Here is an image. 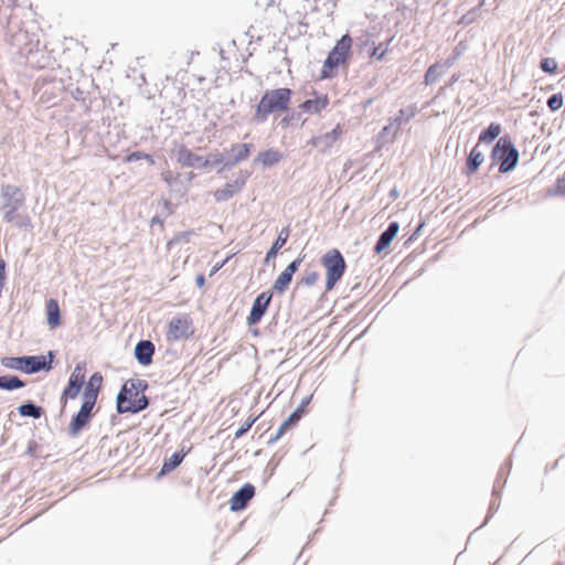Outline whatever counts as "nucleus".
<instances>
[{"mask_svg":"<svg viewBox=\"0 0 565 565\" xmlns=\"http://www.w3.org/2000/svg\"><path fill=\"white\" fill-rule=\"evenodd\" d=\"M291 97V90L288 88H278L268 90L262 97L257 109L256 118L265 120L270 113L284 111L288 108Z\"/></svg>","mask_w":565,"mask_h":565,"instance_id":"1","label":"nucleus"},{"mask_svg":"<svg viewBox=\"0 0 565 565\" xmlns=\"http://www.w3.org/2000/svg\"><path fill=\"white\" fill-rule=\"evenodd\" d=\"M352 47V39L345 34L334 45L333 50L329 53L324 61L323 68L320 75L321 79L334 76V70L347 63Z\"/></svg>","mask_w":565,"mask_h":565,"instance_id":"2","label":"nucleus"},{"mask_svg":"<svg viewBox=\"0 0 565 565\" xmlns=\"http://www.w3.org/2000/svg\"><path fill=\"white\" fill-rule=\"evenodd\" d=\"M148 405V401L134 383H126L117 396L119 413H137Z\"/></svg>","mask_w":565,"mask_h":565,"instance_id":"3","label":"nucleus"},{"mask_svg":"<svg viewBox=\"0 0 565 565\" xmlns=\"http://www.w3.org/2000/svg\"><path fill=\"white\" fill-rule=\"evenodd\" d=\"M2 365L11 369L21 371L28 374L39 372L41 370H50L52 363V355L46 361L45 356H22V358H4L1 361Z\"/></svg>","mask_w":565,"mask_h":565,"instance_id":"4","label":"nucleus"},{"mask_svg":"<svg viewBox=\"0 0 565 565\" xmlns=\"http://www.w3.org/2000/svg\"><path fill=\"white\" fill-rule=\"evenodd\" d=\"M321 264L327 271L326 288L331 290L344 274L345 262L338 249H330L321 258Z\"/></svg>","mask_w":565,"mask_h":565,"instance_id":"5","label":"nucleus"},{"mask_svg":"<svg viewBox=\"0 0 565 565\" xmlns=\"http://www.w3.org/2000/svg\"><path fill=\"white\" fill-rule=\"evenodd\" d=\"M492 157L501 161L500 171L504 173L514 169L519 161L518 150L512 146L511 141L505 138L499 139L493 148Z\"/></svg>","mask_w":565,"mask_h":565,"instance_id":"6","label":"nucleus"},{"mask_svg":"<svg viewBox=\"0 0 565 565\" xmlns=\"http://www.w3.org/2000/svg\"><path fill=\"white\" fill-rule=\"evenodd\" d=\"M1 198L3 199V217L7 222H13L17 211L23 204V195L18 186L8 184L2 188Z\"/></svg>","mask_w":565,"mask_h":565,"instance_id":"7","label":"nucleus"},{"mask_svg":"<svg viewBox=\"0 0 565 565\" xmlns=\"http://www.w3.org/2000/svg\"><path fill=\"white\" fill-rule=\"evenodd\" d=\"M192 320L188 315H177L168 323L167 341L175 342L188 339L193 334Z\"/></svg>","mask_w":565,"mask_h":565,"instance_id":"8","label":"nucleus"},{"mask_svg":"<svg viewBox=\"0 0 565 565\" xmlns=\"http://www.w3.org/2000/svg\"><path fill=\"white\" fill-rule=\"evenodd\" d=\"M96 401L93 399V395H88L87 398H83V404L79 412L74 416L68 426V431L72 436H76L82 428H84L90 419L92 411L95 406Z\"/></svg>","mask_w":565,"mask_h":565,"instance_id":"9","label":"nucleus"},{"mask_svg":"<svg viewBox=\"0 0 565 565\" xmlns=\"http://www.w3.org/2000/svg\"><path fill=\"white\" fill-rule=\"evenodd\" d=\"M301 262V258H297L285 268V270L276 278L273 285L274 291L282 294L288 288L289 284L291 282L292 275L297 271Z\"/></svg>","mask_w":565,"mask_h":565,"instance_id":"10","label":"nucleus"},{"mask_svg":"<svg viewBox=\"0 0 565 565\" xmlns=\"http://www.w3.org/2000/svg\"><path fill=\"white\" fill-rule=\"evenodd\" d=\"M270 299L271 295L268 292H262L256 297L252 307L250 315L248 317L249 324H255L262 319L270 302Z\"/></svg>","mask_w":565,"mask_h":565,"instance_id":"11","label":"nucleus"},{"mask_svg":"<svg viewBox=\"0 0 565 565\" xmlns=\"http://www.w3.org/2000/svg\"><path fill=\"white\" fill-rule=\"evenodd\" d=\"M254 495V487L245 484L231 498L230 505L233 511L242 510Z\"/></svg>","mask_w":565,"mask_h":565,"instance_id":"12","label":"nucleus"},{"mask_svg":"<svg viewBox=\"0 0 565 565\" xmlns=\"http://www.w3.org/2000/svg\"><path fill=\"white\" fill-rule=\"evenodd\" d=\"M179 163L185 167L201 168L202 158L193 154L183 146H179L173 151Z\"/></svg>","mask_w":565,"mask_h":565,"instance_id":"13","label":"nucleus"},{"mask_svg":"<svg viewBox=\"0 0 565 565\" xmlns=\"http://www.w3.org/2000/svg\"><path fill=\"white\" fill-rule=\"evenodd\" d=\"M398 231H399L398 223H396V222L391 223L388 228L384 233H382V235L380 236L379 242L375 246V252L377 254H381L386 248H388L392 241L396 237Z\"/></svg>","mask_w":565,"mask_h":565,"instance_id":"14","label":"nucleus"},{"mask_svg":"<svg viewBox=\"0 0 565 565\" xmlns=\"http://www.w3.org/2000/svg\"><path fill=\"white\" fill-rule=\"evenodd\" d=\"M153 350V344L150 341H141L135 348V356L140 364L148 365L151 362Z\"/></svg>","mask_w":565,"mask_h":565,"instance_id":"15","label":"nucleus"},{"mask_svg":"<svg viewBox=\"0 0 565 565\" xmlns=\"http://www.w3.org/2000/svg\"><path fill=\"white\" fill-rule=\"evenodd\" d=\"M281 159L282 154L280 151L276 149H268L259 152L254 161L267 168L277 164Z\"/></svg>","mask_w":565,"mask_h":565,"instance_id":"16","label":"nucleus"},{"mask_svg":"<svg viewBox=\"0 0 565 565\" xmlns=\"http://www.w3.org/2000/svg\"><path fill=\"white\" fill-rule=\"evenodd\" d=\"M329 100L327 95L317 96L315 99H308L300 105V107L310 114H318L324 109Z\"/></svg>","mask_w":565,"mask_h":565,"instance_id":"17","label":"nucleus"},{"mask_svg":"<svg viewBox=\"0 0 565 565\" xmlns=\"http://www.w3.org/2000/svg\"><path fill=\"white\" fill-rule=\"evenodd\" d=\"M288 237H289V228L284 227L279 232L278 237L274 242L270 249L267 252L266 257H265V263H269L271 259H274L277 256L278 250L286 244Z\"/></svg>","mask_w":565,"mask_h":565,"instance_id":"18","label":"nucleus"},{"mask_svg":"<svg viewBox=\"0 0 565 565\" xmlns=\"http://www.w3.org/2000/svg\"><path fill=\"white\" fill-rule=\"evenodd\" d=\"M46 321L52 329L58 327L61 323L58 303L54 299H50L46 302Z\"/></svg>","mask_w":565,"mask_h":565,"instance_id":"19","label":"nucleus"},{"mask_svg":"<svg viewBox=\"0 0 565 565\" xmlns=\"http://www.w3.org/2000/svg\"><path fill=\"white\" fill-rule=\"evenodd\" d=\"M103 376L99 373H94L83 393V398H87L88 395H93V399H97L98 390L102 385Z\"/></svg>","mask_w":565,"mask_h":565,"instance_id":"20","label":"nucleus"},{"mask_svg":"<svg viewBox=\"0 0 565 565\" xmlns=\"http://www.w3.org/2000/svg\"><path fill=\"white\" fill-rule=\"evenodd\" d=\"M301 415L302 409L297 408L287 419H285L278 429L277 438L284 435L290 428H292L296 425V423L301 418Z\"/></svg>","mask_w":565,"mask_h":565,"instance_id":"21","label":"nucleus"},{"mask_svg":"<svg viewBox=\"0 0 565 565\" xmlns=\"http://www.w3.org/2000/svg\"><path fill=\"white\" fill-rule=\"evenodd\" d=\"M483 162V153L479 150L478 146H476L469 156L468 159V169L469 172H475Z\"/></svg>","mask_w":565,"mask_h":565,"instance_id":"22","label":"nucleus"},{"mask_svg":"<svg viewBox=\"0 0 565 565\" xmlns=\"http://www.w3.org/2000/svg\"><path fill=\"white\" fill-rule=\"evenodd\" d=\"M443 73H444V71H443V66L440 64L431 65L427 70L426 75H425L426 85H431V84L436 83L440 78Z\"/></svg>","mask_w":565,"mask_h":565,"instance_id":"23","label":"nucleus"},{"mask_svg":"<svg viewBox=\"0 0 565 565\" xmlns=\"http://www.w3.org/2000/svg\"><path fill=\"white\" fill-rule=\"evenodd\" d=\"M501 134V126L499 124H491L489 128L479 137L480 142H491Z\"/></svg>","mask_w":565,"mask_h":565,"instance_id":"24","label":"nucleus"},{"mask_svg":"<svg viewBox=\"0 0 565 565\" xmlns=\"http://www.w3.org/2000/svg\"><path fill=\"white\" fill-rule=\"evenodd\" d=\"M183 460V455L175 452L168 460L164 461L160 475L169 472L178 467Z\"/></svg>","mask_w":565,"mask_h":565,"instance_id":"25","label":"nucleus"},{"mask_svg":"<svg viewBox=\"0 0 565 565\" xmlns=\"http://www.w3.org/2000/svg\"><path fill=\"white\" fill-rule=\"evenodd\" d=\"M18 411L21 416H28L33 418H39L41 416V408L36 407L31 403L19 406Z\"/></svg>","mask_w":565,"mask_h":565,"instance_id":"26","label":"nucleus"},{"mask_svg":"<svg viewBox=\"0 0 565 565\" xmlns=\"http://www.w3.org/2000/svg\"><path fill=\"white\" fill-rule=\"evenodd\" d=\"M232 153H233L234 162L244 160L249 154V145H246V143L236 145L232 148Z\"/></svg>","mask_w":565,"mask_h":565,"instance_id":"27","label":"nucleus"},{"mask_svg":"<svg viewBox=\"0 0 565 565\" xmlns=\"http://www.w3.org/2000/svg\"><path fill=\"white\" fill-rule=\"evenodd\" d=\"M0 379H1L0 388L15 390V388H20V387L24 386V383L15 376H11V377L3 376Z\"/></svg>","mask_w":565,"mask_h":565,"instance_id":"28","label":"nucleus"},{"mask_svg":"<svg viewBox=\"0 0 565 565\" xmlns=\"http://www.w3.org/2000/svg\"><path fill=\"white\" fill-rule=\"evenodd\" d=\"M84 376L85 375H84L83 367L81 365H76L75 369L73 370L71 376H70L68 383L82 386L83 381H84Z\"/></svg>","mask_w":565,"mask_h":565,"instance_id":"29","label":"nucleus"},{"mask_svg":"<svg viewBox=\"0 0 565 565\" xmlns=\"http://www.w3.org/2000/svg\"><path fill=\"white\" fill-rule=\"evenodd\" d=\"M236 191H237V188H235L231 184H227L224 189L215 192V198L218 201L226 200V199L231 198Z\"/></svg>","mask_w":565,"mask_h":565,"instance_id":"30","label":"nucleus"},{"mask_svg":"<svg viewBox=\"0 0 565 565\" xmlns=\"http://www.w3.org/2000/svg\"><path fill=\"white\" fill-rule=\"evenodd\" d=\"M142 159H146L150 164H153L154 163V160L153 158L148 154V153H143V152H134L131 154H129L125 161L126 162H131V161H136V160H142Z\"/></svg>","mask_w":565,"mask_h":565,"instance_id":"31","label":"nucleus"},{"mask_svg":"<svg viewBox=\"0 0 565 565\" xmlns=\"http://www.w3.org/2000/svg\"><path fill=\"white\" fill-rule=\"evenodd\" d=\"M541 68L546 73H554L557 70V62L554 58H544L541 62Z\"/></svg>","mask_w":565,"mask_h":565,"instance_id":"32","label":"nucleus"},{"mask_svg":"<svg viewBox=\"0 0 565 565\" xmlns=\"http://www.w3.org/2000/svg\"><path fill=\"white\" fill-rule=\"evenodd\" d=\"M341 135V128L340 126L338 125L335 128H333L330 132L326 134L322 139L324 140V142L327 145H330L332 142H334L339 136Z\"/></svg>","mask_w":565,"mask_h":565,"instance_id":"33","label":"nucleus"},{"mask_svg":"<svg viewBox=\"0 0 565 565\" xmlns=\"http://www.w3.org/2000/svg\"><path fill=\"white\" fill-rule=\"evenodd\" d=\"M547 105L552 110H558L563 106L562 95H552L547 100Z\"/></svg>","mask_w":565,"mask_h":565,"instance_id":"34","label":"nucleus"},{"mask_svg":"<svg viewBox=\"0 0 565 565\" xmlns=\"http://www.w3.org/2000/svg\"><path fill=\"white\" fill-rule=\"evenodd\" d=\"M222 162H223V157L222 156L213 154V156H210L206 159L202 158L201 168L202 167H207V166H216V164L222 163Z\"/></svg>","mask_w":565,"mask_h":565,"instance_id":"35","label":"nucleus"},{"mask_svg":"<svg viewBox=\"0 0 565 565\" xmlns=\"http://www.w3.org/2000/svg\"><path fill=\"white\" fill-rule=\"evenodd\" d=\"M79 390H81V386L68 383L67 387L64 390L63 397L74 398L77 396Z\"/></svg>","mask_w":565,"mask_h":565,"instance_id":"36","label":"nucleus"},{"mask_svg":"<svg viewBox=\"0 0 565 565\" xmlns=\"http://www.w3.org/2000/svg\"><path fill=\"white\" fill-rule=\"evenodd\" d=\"M318 279L319 275L316 271H310L302 277L301 281L307 286H312L318 281Z\"/></svg>","mask_w":565,"mask_h":565,"instance_id":"37","label":"nucleus"},{"mask_svg":"<svg viewBox=\"0 0 565 565\" xmlns=\"http://www.w3.org/2000/svg\"><path fill=\"white\" fill-rule=\"evenodd\" d=\"M404 115H406V120H408L409 118H412L415 115V108L411 107L407 110L402 109L399 111V116L396 118V120H401Z\"/></svg>","mask_w":565,"mask_h":565,"instance_id":"38","label":"nucleus"},{"mask_svg":"<svg viewBox=\"0 0 565 565\" xmlns=\"http://www.w3.org/2000/svg\"><path fill=\"white\" fill-rule=\"evenodd\" d=\"M250 426H252V424H250V423H248V424H246L245 426L241 427V428L236 431L235 436H236L237 438H238V437H241L243 434H245V433L249 429V427H250Z\"/></svg>","mask_w":565,"mask_h":565,"instance_id":"39","label":"nucleus"},{"mask_svg":"<svg viewBox=\"0 0 565 565\" xmlns=\"http://www.w3.org/2000/svg\"><path fill=\"white\" fill-rule=\"evenodd\" d=\"M385 55V51H379V49H374L372 56L376 57L377 60H382Z\"/></svg>","mask_w":565,"mask_h":565,"instance_id":"40","label":"nucleus"},{"mask_svg":"<svg viewBox=\"0 0 565 565\" xmlns=\"http://www.w3.org/2000/svg\"><path fill=\"white\" fill-rule=\"evenodd\" d=\"M195 282L199 287H203L204 282H205V279L203 277V275H198L196 278H195Z\"/></svg>","mask_w":565,"mask_h":565,"instance_id":"41","label":"nucleus"},{"mask_svg":"<svg viewBox=\"0 0 565 565\" xmlns=\"http://www.w3.org/2000/svg\"><path fill=\"white\" fill-rule=\"evenodd\" d=\"M558 192L565 194V179L561 180L558 183Z\"/></svg>","mask_w":565,"mask_h":565,"instance_id":"42","label":"nucleus"},{"mask_svg":"<svg viewBox=\"0 0 565 565\" xmlns=\"http://www.w3.org/2000/svg\"><path fill=\"white\" fill-rule=\"evenodd\" d=\"M3 269H4V262L1 260L0 262V271L3 274Z\"/></svg>","mask_w":565,"mask_h":565,"instance_id":"43","label":"nucleus"},{"mask_svg":"<svg viewBox=\"0 0 565 565\" xmlns=\"http://www.w3.org/2000/svg\"><path fill=\"white\" fill-rule=\"evenodd\" d=\"M175 241H177V238H173V239L169 241L168 242V248H170Z\"/></svg>","mask_w":565,"mask_h":565,"instance_id":"44","label":"nucleus"},{"mask_svg":"<svg viewBox=\"0 0 565 565\" xmlns=\"http://www.w3.org/2000/svg\"><path fill=\"white\" fill-rule=\"evenodd\" d=\"M307 403H308V401L302 402V404L299 408H301L303 411V407L307 405Z\"/></svg>","mask_w":565,"mask_h":565,"instance_id":"45","label":"nucleus"},{"mask_svg":"<svg viewBox=\"0 0 565 565\" xmlns=\"http://www.w3.org/2000/svg\"><path fill=\"white\" fill-rule=\"evenodd\" d=\"M281 124H282V125H287V118L282 119V120H281Z\"/></svg>","mask_w":565,"mask_h":565,"instance_id":"46","label":"nucleus"}]
</instances>
